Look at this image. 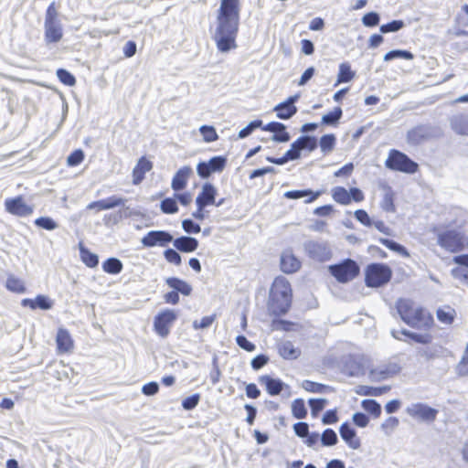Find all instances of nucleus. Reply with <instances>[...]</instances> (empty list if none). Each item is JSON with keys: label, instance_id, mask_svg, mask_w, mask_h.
I'll list each match as a JSON object with an SVG mask.
<instances>
[{"label": "nucleus", "instance_id": "21", "mask_svg": "<svg viewBox=\"0 0 468 468\" xmlns=\"http://www.w3.org/2000/svg\"><path fill=\"white\" fill-rule=\"evenodd\" d=\"M193 170L190 166L181 167L174 176L171 183V186L175 191L182 190L186 187L187 180Z\"/></svg>", "mask_w": 468, "mask_h": 468}, {"label": "nucleus", "instance_id": "12", "mask_svg": "<svg viewBox=\"0 0 468 468\" xmlns=\"http://www.w3.org/2000/svg\"><path fill=\"white\" fill-rule=\"evenodd\" d=\"M173 241V236L163 230L149 231L141 240L144 247L165 246Z\"/></svg>", "mask_w": 468, "mask_h": 468}, {"label": "nucleus", "instance_id": "47", "mask_svg": "<svg viewBox=\"0 0 468 468\" xmlns=\"http://www.w3.org/2000/svg\"><path fill=\"white\" fill-rule=\"evenodd\" d=\"M292 412L297 419L304 418L307 413L304 401L301 399H295L292 404Z\"/></svg>", "mask_w": 468, "mask_h": 468}, {"label": "nucleus", "instance_id": "32", "mask_svg": "<svg viewBox=\"0 0 468 468\" xmlns=\"http://www.w3.org/2000/svg\"><path fill=\"white\" fill-rule=\"evenodd\" d=\"M378 241L388 250L397 252L398 254L404 258H410V256L409 250L404 246L395 242L392 239L380 238Z\"/></svg>", "mask_w": 468, "mask_h": 468}, {"label": "nucleus", "instance_id": "1", "mask_svg": "<svg viewBox=\"0 0 468 468\" xmlns=\"http://www.w3.org/2000/svg\"><path fill=\"white\" fill-rule=\"evenodd\" d=\"M239 0H220L213 39L220 52L235 48L239 25Z\"/></svg>", "mask_w": 468, "mask_h": 468}, {"label": "nucleus", "instance_id": "48", "mask_svg": "<svg viewBox=\"0 0 468 468\" xmlns=\"http://www.w3.org/2000/svg\"><path fill=\"white\" fill-rule=\"evenodd\" d=\"M399 333L410 338L414 342L420 343V344H429L431 342V338H432L431 335H420V334L409 332L407 330H402Z\"/></svg>", "mask_w": 468, "mask_h": 468}, {"label": "nucleus", "instance_id": "57", "mask_svg": "<svg viewBox=\"0 0 468 468\" xmlns=\"http://www.w3.org/2000/svg\"><path fill=\"white\" fill-rule=\"evenodd\" d=\"M262 122L260 120L250 122L246 127L241 129L239 133V137L240 139L246 138L249 136L256 128L261 127Z\"/></svg>", "mask_w": 468, "mask_h": 468}, {"label": "nucleus", "instance_id": "16", "mask_svg": "<svg viewBox=\"0 0 468 468\" xmlns=\"http://www.w3.org/2000/svg\"><path fill=\"white\" fill-rule=\"evenodd\" d=\"M280 264L281 270L288 274L296 272L302 265L300 260L291 250H285L282 252Z\"/></svg>", "mask_w": 468, "mask_h": 468}, {"label": "nucleus", "instance_id": "7", "mask_svg": "<svg viewBox=\"0 0 468 468\" xmlns=\"http://www.w3.org/2000/svg\"><path fill=\"white\" fill-rule=\"evenodd\" d=\"M331 274L341 282H346L359 274V266L350 259L345 260L343 262L329 267Z\"/></svg>", "mask_w": 468, "mask_h": 468}, {"label": "nucleus", "instance_id": "53", "mask_svg": "<svg viewBox=\"0 0 468 468\" xmlns=\"http://www.w3.org/2000/svg\"><path fill=\"white\" fill-rule=\"evenodd\" d=\"M216 320V314L204 316L200 321L195 320L193 322L194 329H207Z\"/></svg>", "mask_w": 468, "mask_h": 468}, {"label": "nucleus", "instance_id": "19", "mask_svg": "<svg viewBox=\"0 0 468 468\" xmlns=\"http://www.w3.org/2000/svg\"><path fill=\"white\" fill-rule=\"evenodd\" d=\"M264 131L273 133L271 140L274 142L285 143L290 140V134L285 131L286 126L282 122H272L262 128Z\"/></svg>", "mask_w": 468, "mask_h": 468}, {"label": "nucleus", "instance_id": "23", "mask_svg": "<svg viewBox=\"0 0 468 468\" xmlns=\"http://www.w3.org/2000/svg\"><path fill=\"white\" fill-rule=\"evenodd\" d=\"M56 342L59 352L66 353L73 347V341L68 330L59 328L57 333Z\"/></svg>", "mask_w": 468, "mask_h": 468}, {"label": "nucleus", "instance_id": "28", "mask_svg": "<svg viewBox=\"0 0 468 468\" xmlns=\"http://www.w3.org/2000/svg\"><path fill=\"white\" fill-rule=\"evenodd\" d=\"M166 284L173 288L176 292H181L183 295L188 296L192 292V287L186 282L176 278L169 277L165 280Z\"/></svg>", "mask_w": 468, "mask_h": 468}, {"label": "nucleus", "instance_id": "11", "mask_svg": "<svg viewBox=\"0 0 468 468\" xmlns=\"http://www.w3.org/2000/svg\"><path fill=\"white\" fill-rule=\"evenodd\" d=\"M5 210L15 216L27 217L33 213V207L27 205L22 197L5 200Z\"/></svg>", "mask_w": 468, "mask_h": 468}, {"label": "nucleus", "instance_id": "44", "mask_svg": "<svg viewBox=\"0 0 468 468\" xmlns=\"http://www.w3.org/2000/svg\"><path fill=\"white\" fill-rule=\"evenodd\" d=\"M6 288L11 291V292H24L26 291V288H25V285H24V282L15 277V276H9L6 280Z\"/></svg>", "mask_w": 468, "mask_h": 468}, {"label": "nucleus", "instance_id": "26", "mask_svg": "<svg viewBox=\"0 0 468 468\" xmlns=\"http://www.w3.org/2000/svg\"><path fill=\"white\" fill-rule=\"evenodd\" d=\"M451 127L457 134L468 136V115L454 116L451 120Z\"/></svg>", "mask_w": 468, "mask_h": 468}, {"label": "nucleus", "instance_id": "34", "mask_svg": "<svg viewBox=\"0 0 468 468\" xmlns=\"http://www.w3.org/2000/svg\"><path fill=\"white\" fill-rule=\"evenodd\" d=\"M394 199H395L394 192L391 190L390 187H388L385 192V195L382 198L381 204H380L381 208L386 212H390V213L395 212L396 206L394 203Z\"/></svg>", "mask_w": 468, "mask_h": 468}, {"label": "nucleus", "instance_id": "60", "mask_svg": "<svg viewBox=\"0 0 468 468\" xmlns=\"http://www.w3.org/2000/svg\"><path fill=\"white\" fill-rule=\"evenodd\" d=\"M362 22L366 27H376L379 23V16L376 12H369L362 17Z\"/></svg>", "mask_w": 468, "mask_h": 468}, {"label": "nucleus", "instance_id": "37", "mask_svg": "<svg viewBox=\"0 0 468 468\" xmlns=\"http://www.w3.org/2000/svg\"><path fill=\"white\" fill-rule=\"evenodd\" d=\"M333 198L341 205L346 206L351 203L349 191L343 186H337L333 190Z\"/></svg>", "mask_w": 468, "mask_h": 468}, {"label": "nucleus", "instance_id": "55", "mask_svg": "<svg viewBox=\"0 0 468 468\" xmlns=\"http://www.w3.org/2000/svg\"><path fill=\"white\" fill-rule=\"evenodd\" d=\"M84 159V153L82 150H75L67 158V163L70 166H76L80 165Z\"/></svg>", "mask_w": 468, "mask_h": 468}, {"label": "nucleus", "instance_id": "42", "mask_svg": "<svg viewBox=\"0 0 468 468\" xmlns=\"http://www.w3.org/2000/svg\"><path fill=\"white\" fill-rule=\"evenodd\" d=\"M199 132L203 136V140L206 143H212L218 139V133L214 126L202 125L199 128Z\"/></svg>", "mask_w": 468, "mask_h": 468}, {"label": "nucleus", "instance_id": "30", "mask_svg": "<svg viewBox=\"0 0 468 468\" xmlns=\"http://www.w3.org/2000/svg\"><path fill=\"white\" fill-rule=\"evenodd\" d=\"M320 196V191L314 193L311 190H292L287 191L284 197L289 199H299L307 197L306 202H312Z\"/></svg>", "mask_w": 468, "mask_h": 468}, {"label": "nucleus", "instance_id": "38", "mask_svg": "<svg viewBox=\"0 0 468 468\" xmlns=\"http://www.w3.org/2000/svg\"><path fill=\"white\" fill-rule=\"evenodd\" d=\"M304 250L310 258L322 261V247L318 242L307 241L304 244Z\"/></svg>", "mask_w": 468, "mask_h": 468}, {"label": "nucleus", "instance_id": "54", "mask_svg": "<svg viewBox=\"0 0 468 468\" xmlns=\"http://www.w3.org/2000/svg\"><path fill=\"white\" fill-rule=\"evenodd\" d=\"M399 420L397 417H388L381 424V429L385 433L389 434L399 426Z\"/></svg>", "mask_w": 468, "mask_h": 468}, {"label": "nucleus", "instance_id": "41", "mask_svg": "<svg viewBox=\"0 0 468 468\" xmlns=\"http://www.w3.org/2000/svg\"><path fill=\"white\" fill-rule=\"evenodd\" d=\"M297 142L301 152L305 150L311 152L317 147V140L314 137L304 135L300 137Z\"/></svg>", "mask_w": 468, "mask_h": 468}, {"label": "nucleus", "instance_id": "40", "mask_svg": "<svg viewBox=\"0 0 468 468\" xmlns=\"http://www.w3.org/2000/svg\"><path fill=\"white\" fill-rule=\"evenodd\" d=\"M80 257L82 261L90 268L96 267L99 263V258L96 254L90 252L88 249L80 246Z\"/></svg>", "mask_w": 468, "mask_h": 468}, {"label": "nucleus", "instance_id": "61", "mask_svg": "<svg viewBox=\"0 0 468 468\" xmlns=\"http://www.w3.org/2000/svg\"><path fill=\"white\" fill-rule=\"evenodd\" d=\"M165 258L168 262L174 263L176 265L181 264V256L177 251L173 249H167L164 252Z\"/></svg>", "mask_w": 468, "mask_h": 468}, {"label": "nucleus", "instance_id": "5", "mask_svg": "<svg viewBox=\"0 0 468 468\" xmlns=\"http://www.w3.org/2000/svg\"><path fill=\"white\" fill-rule=\"evenodd\" d=\"M392 276L393 271L388 264L373 262L365 270V283L369 288H379L388 284Z\"/></svg>", "mask_w": 468, "mask_h": 468}, {"label": "nucleus", "instance_id": "56", "mask_svg": "<svg viewBox=\"0 0 468 468\" xmlns=\"http://www.w3.org/2000/svg\"><path fill=\"white\" fill-rule=\"evenodd\" d=\"M338 441L336 432L332 429L324 431V446H333Z\"/></svg>", "mask_w": 468, "mask_h": 468}, {"label": "nucleus", "instance_id": "52", "mask_svg": "<svg viewBox=\"0 0 468 468\" xmlns=\"http://www.w3.org/2000/svg\"><path fill=\"white\" fill-rule=\"evenodd\" d=\"M404 27L402 20H393L388 24H384L380 27L379 30L381 33L396 32Z\"/></svg>", "mask_w": 468, "mask_h": 468}, {"label": "nucleus", "instance_id": "15", "mask_svg": "<svg viewBox=\"0 0 468 468\" xmlns=\"http://www.w3.org/2000/svg\"><path fill=\"white\" fill-rule=\"evenodd\" d=\"M126 201L127 200L125 198L120 197L118 196H112L108 198L90 203L87 206V209H94L96 212H99L101 210L112 209L120 206H124Z\"/></svg>", "mask_w": 468, "mask_h": 468}, {"label": "nucleus", "instance_id": "45", "mask_svg": "<svg viewBox=\"0 0 468 468\" xmlns=\"http://www.w3.org/2000/svg\"><path fill=\"white\" fill-rule=\"evenodd\" d=\"M398 58L410 60V59L414 58V55L410 51H408V50H392V51L388 52L384 56V60L388 61V60H391L393 58Z\"/></svg>", "mask_w": 468, "mask_h": 468}, {"label": "nucleus", "instance_id": "3", "mask_svg": "<svg viewBox=\"0 0 468 468\" xmlns=\"http://www.w3.org/2000/svg\"><path fill=\"white\" fill-rule=\"evenodd\" d=\"M292 302V289L286 278H275L270 292L268 302L269 312L276 316L287 313Z\"/></svg>", "mask_w": 468, "mask_h": 468}, {"label": "nucleus", "instance_id": "18", "mask_svg": "<svg viewBox=\"0 0 468 468\" xmlns=\"http://www.w3.org/2000/svg\"><path fill=\"white\" fill-rule=\"evenodd\" d=\"M21 304L22 306L29 307L32 310H36L37 308L41 310H50L54 305V302L47 295L38 294L35 299H23Z\"/></svg>", "mask_w": 468, "mask_h": 468}, {"label": "nucleus", "instance_id": "29", "mask_svg": "<svg viewBox=\"0 0 468 468\" xmlns=\"http://www.w3.org/2000/svg\"><path fill=\"white\" fill-rule=\"evenodd\" d=\"M391 389L390 386L383 387H370V386H359L356 392L363 396L379 397L383 394L388 393Z\"/></svg>", "mask_w": 468, "mask_h": 468}, {"label": "nucleus", "instance_id": "58", "mask_svg": "<svg viewBox=\"0 0 468 468\" xmlns=\"http://www.w3.org/2000/svg\"><path fill=\"white\" fill-rule=\"evenodd\" d=\"M354 215L356 219L359 221L362 225L366 227H371L373 225V221L371 220L366 210L357 209L355 211Z\"/></svg>", "mask_w": 468, "mask_h": 468}, {"label": "nucleus", "instance_id": "31", "mask_svg": "<svg viewBox=\"0 0 468 468\" xmlns=\"http://www.w3.org/2000/svg\"><path fill=\"white\" fill-rule=\"evenodd\" d=\"M279 354L284 358V359H295L300 355V352L298 349H296L293 346V344L290 341H285L283 343H281L278 346Z\"/></svg>", "mask_w": 468, "mask_h": 468}, {"label": "nucleus", "instance_id": "2", "mask_svg": "<svg viewBox=\"0 0 468 468\" xmlns=\"http://www.w3.org/2000/svg\"><path fill=\"white\" fill-rule=\"evenodd\" d=\"M395 306L401 320L412 328L429 330L434 324L432 314L411 299L399 298Z\"/></svg>", "mask_w": 468, "mask_h": 468}, {"label": "nucleus", "instance_id": "36", "mask_svg": "<svg viewBox=\"0 0 468 468\" xmlns=\"http://www.w3.org/2000/svg\"><path fill=\"white\" fill-rule=\"evenodd\" d=\"M355 77V72L351 69V67L347 63H342L339 67V72L337 75L336 84L348 82Z\"/></svg>", "mask_w": 468, "mask_h": 468}, {"label": "nucleus", "instance_id": "10", "mask_svg": "<svg viewBox=\"0 0 468 468\" xmlns=\"http://www.w3.org/2000/svg\"><path fill=\"white\" fill-rule=\"evenodd\" d=\"M407 413L413 419L425 422H433L438 415V410L423 403H415L408 407Z\"/></svg>", "mask_w": 468, "mask_h": 468}, {"label": "nucleus", "instance_id": "35", "mask_svg": "<svg viewBox=\"0 0 468 468\" xmlns=\"http://www.w3.org/2000/svg\"><path fill=\"white\" fill-rule=\"evenodd\" d=\"M102 269L110 274H118L122 270V263L117 258H109L102 263Z\"/></svg>", "mask_w": 468, "mask_h": 468}, {"label": "nucleus", "instance_id": "46", "mask_svg": "<svg viewBox=\"0 0 468 468\" xmlns=\"http://www.w3.org/2000/svg\"><path fill=\"white\" fill-rule=\"evenodd\" d=\"M226 158L223 156H214L208 162H206L208 165L212 173L221 172L226 165Z\"/></svg>", "mask_w": 468, "mask_h": 468}, {"label": "nucleus", "instance_id": "27", "mask_svg": "<svg viewBox=\"0 0 468 468\" xmlns=\"http://www.w3.org/2000/svg\"><path fill=\"white\" fill-rule=\"evenodd\" d=\"M342 371L345 375L349 377H357L365 374L362 364L354 358H350L345 362Z\"/></svg>", "mask_w": 468, "mask_h": 468}, {"label": "nucleus", "instance_id": "33", "mask_svg": "<svg viewBox=\"0 0 468 468\" xmlns=\"http://www.w3.org/2000/svg\"><path fill=\"white\" fill-rule=\"evenodd\" d=\"M455 310L450 306L440 308L437 311L438 320L445 324H452L455 318Z\"/></svg>", "mask_w": 468, "mask_h": 468}, {"label": "nucleus", "instance_id": "50", "mask_svg": "<svg viewBox=\"0 0 468 468\" xmlns=\"http://www.w3.org/2000/svg\"><path fill=\"white\" fill-rule=\"evenodd\" d=\"M161 210L165 214H174L177 212L178 207L175 198H165L161 202Z\"/></svg>", "mask_w": 468, "mask_h": 468}, {"label": "nucleus", "instance_id": "39", "mask_svg": "<svg viewBox=\"0 0 468 468\" xmlns=\"http://www.w3.org/2000/svg\"><path fill=\"white\" fill-rule=\"evenodd\" d=\"M363 409L374 418H379L381 415V406L374 399H365L362 401Z\"/></svg>", "mask_w": 468, "mask_h": 468}, {"label": "nucleus", "instance_id": "64", "mask_svg": "<svg viewBox=\"0 0 468 468\" xmlns=\"http://www.w3.org/2000/svg\"><path fill=\"white\" fill-rule=\"evenodd\" d=\"M458 372L460 375H467L468 374V344L465 347V351L463 356L460 363L458 364Z\"/></svg>", "mask_w": 468, "mask_h": 468}, {"label": "nucleus", "instance_id": "17", "mask_svg": "<svg viewBox=\"0 0 468 468\" xmlns=\"http://www.w3.org/2000/svg\"><path fill=\"white\" fill-rule=\"evenodd\" d=\"M339 433L344 441L349 448L356 450L361 446V440L357 436L356 431L348 422H345L340 426Z\"/></svg>", "mask_w": 468, "mask_h": 468}, {"label": "nucleus", "instance_id": "4", "mask_svg": "<svg viewBox=\"0 0 468 468\" xmlns=\"http://www.w3.org/2000/svg\"><path fill=\"white\" fill-rule=\"evenodd\" d=\"M437 244L445 251L457 253L468 248V236L462 230L446 226L434 229Z\"/></svg>", "mask_w": 468, "mask_h": 468}, {"label": "nucleus", "instance_id": "24", "mask_svg": "<svg viewBox=\"0 0 468 468\" xmlns=\"http://www.w3.org/2000/svg\"><path fill=\"white\" fill-rule=\"evenodd\" d=\"M260 383L265 385L268 393L271 396L280 394L285 386L280 379L272 378L267 375L260 378Z\"/></svg>", "mask_w": 468, "mask_h": 468}, {"label": "nucleus", "instance_id": "25", "mask_svg": "<svg viewBox=\"0 0 468 468\" xmlns=\"http://www.w3.org/2000/svg\"><path fill=\"white\" fill-rule=\"evenodd\" d=\"M217 195L216 187L210 184L206 183L202 186L201 192L198 194L197 198H200V201L204 204V207L215 204V197Z\"/></svg>", "mask_w": 468, "mask_h": 468}, {"label": "nucleus", "instance_id": "8", "mask_svg": "<svg viewBox=\"0 0 468 468\" xmlns=\"http://www.w3.org/2000/svg\"><path fill=\"white\" fill-rule=\"evenodd\" d=\"M401 371V367L396 361H388L381 366L373 368L369 372V378L372 381L380 382L398 376Z\"/></svg>", "mask_w": 468, "mask_h": 468}, {"label": "nucleus", "instance_id": "6", "mask_svg": "<svg viewBox=\"0 0 468 468\" xmlns=\"http://www.w3.org/2000/svg\"><path fill=\"white\" fill-rule=\"evenodd\" d=\"M385 166L391 171L404 174H415L419 170V165L415 161L397 149L389 150Z\"/></svg>", "mask_w": 468, "mask_h": 468}, {"label": "nucleus", "instance_id": "14", "mask_svg": "<svg viewBox=\"0 0 468 468\" xmlns=\"http://www.w3.org/2000/svg\"><path fill=\"white\" fill-rule=\"evenodd\" d=\"M44 30L47 44L58 43L62 39L63 27L61 21L44 22Z\"/></svg>", "mask_w": 468, "mask_h": 468}, {"label": "nucleus", "instance_id": "51", "mask_svg": "<svg viewBox=\"0 0 468 468\" xmlns=\"http://www.w3.org/2000/svg\"><path fill=\"white\" fill-rule=\"evenodd\" d=\"M35 224L47 230H54L58 228V224L49 217H40L35 220Z\"/></svg>", "mask_w": 468, "mask_h": 468}, {"label": "nucleus", "instance_id": "62", "mask_svg": "<svg viewBox=\"0 0 468 468\" xmlns=\"http://www.w3.org/2000/svg\"><path fill=\"white\" fill-rule=\"evenodd\" d=\"M200 396L199 394H194L190 397L186 398L182 401V406L185 410H190L197 407L199 402Z\"/></svg>", "mask_w": 468, "mask_h": 468}, {"label": "nucleus", "instance_id": "22", "mask_svg": "<svg viewBox=\"0 0 468 468\" xmlns=\"http://www.w3.org/2000/svg\"><path fill=\"white\" fill-rule=\"evenodd\" d=\"M173 244L176 250L182 252H192L198 247V241L197 239L183 236L173 240Z\"/></svg>", "mask_w": 468, "mask_h": 468}, {"label": "nucleus", "instance_id": "43", "mask_svg": "<svg viewBox=\"0 0 468 468\" xmlns=\"http://www.w3.org/2000/svg\"><path fill=\"white\" fill-rule=\"evenodd\" d=\"M342 114L343 111L341 107H335L333 111L324 115V124L335 125L342 117Z\"/></svg>", "mask_w": 468, "mask_h": 468}, {"label": "nucleus", "instance_id": "63", "mask_svg": "<svg viewBox=\"0 0 468 468\" xmlns=\"http://www.w3.org/2000/svg\"><path fill=\"white\" fill-rule=\"evenodd\" d=\"M182 228L186 233H199L201 228L198 224L195 223L192 219H185L182 222Z\"/></svg>", "mask_w": 468, "mask_h": 468}, {"label": "nucleus", "instance_id": "49", "mask_svg": "<svg viewBox=\"0 0 468 468\" xmlns=\"http://www.w3.org/2000/svg\"><path fill=\"white\" fill-rule=\"evenodd\" d=\"M57 77L58 80L67 86H74L76 83L75 77L68 70L59 69L57 70Z\"/></svg>", "mask_w": 468, "mask_h": 468}, {"label": "nucleus", "instance_id": "13", "mask_svg": "<svg viewBox=\"0 0 468 468\" xmlns=\"http://www.w3.org/2000/svg\"><path fill=\"white\" fill-rule=\"evenodd\" d=\"M299 95L289 97L286 101L277 104L273 111L279 119L288 120L297 112L294 103L298 101Z\"/></svg>", "mask_w": 468, "mask_h": 468}, {"label": "nucleus", "instance_id": "9", "mask_svg": "<svg viewBox=\"0 0 468 468\" xmlns=\"http://www.w3.org/2000/svg\"><path fill=\"white\" fill-rule=\"evenodd\" d=\"M176 318L177 314L173 310L166 309L160 312L154 321V330L160 336L166 337L169 335L171 325Z\"/></svg>", "mask_w": 468, "mask_h": 468}, {"label": "nucleus", "instance_id": "59", "mask_svg": "<svg viewBox=\"0 0 468 468\" xmlns=\"http://www.w3.org/2000/svg\"><path fill=\"white\" fill-rule=\"evenodd\" d=\"M52 21H60L55 2H52L48 5V7L46 11L44 22H52Z\"/></svg>", "mask_w": 468, "mask_h": 468}, {"label": "nucleus", "instance_id": "20", "mask_svg": "<svg viewBox=\"0 0 468 468\" xmlns=\"http://www.w3.org/2000/svg\"><path fill=\"white\" fill-rule=\"evenodd\" d=\"M152 168L153 163L144 156L141 157L133 170V184L139 185Z\"/></svg>", "mask_w": 468, "mask_h": 468}]
</instances>
